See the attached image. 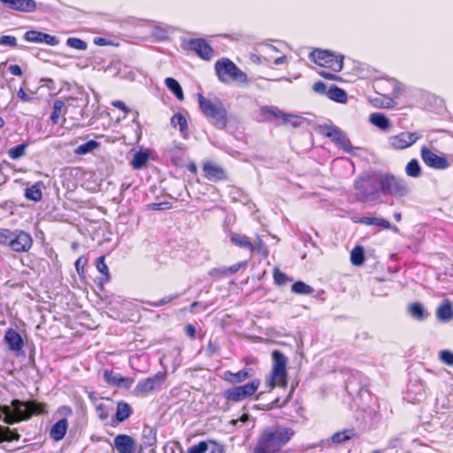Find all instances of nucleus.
Listing matches in <instances>:
<instances>
[{"instance_id":"obj_56","label":"nucleus","mask_w":453,"mask_h":453,"mask_svg":"<svg viewBox=\"0 0 453 453\" xmlns=\"http://www.w3.org/2000/svg\"><path fill=\"white\" fill-rule=\"evenodd\" d=\"M208 443L210 444V447H209L210 453H226L224 445L219 443L216 440H213V439L208 440Z\"/></svg>"},{"instance_id":"obj_16","label":"nucleus","mask_w":453,"mask_h":453,"mask_svg":"<svg viewBox=\"0 0 453 453\" xmlns=\"http://www.w3.org/2000/svg\"><path fill=\"white\" fill-rule=\"evenodd\" d=\"M203 172L204 177L213 182H219L227 180V174L224 168L219 165H214L211 161L203 162Z\"/></svg>"},{"instance_id":"obj_36","label":"nucleus","mask_w":453,"mask_h":453,"mask_svg":"<svg viewBox=\"0 0 453 453\" xmlns=\"http://www.w3.org/2000/svg\"><path fill=\"white\" fill-rule=\"evenodd\" d=\"M106 401L109 403H98L96 404V411L101 420L107 419L110 416V412L112 410V400L111 398H106Z\"/></svg>"},{"instance_id":"obj_62","label":"nucleus","mask_w":453,"mask_h":453,"mask_svg":"<svg viewBox=\"0 0 453 453\" xmlns=\"http://www.w3.org/2000/svg\"><path fill=\"white\" fill-rule=\"evenodd\" d=\"M112 106L123 111L125 115H127L130 111L129 108L120 100H116L111 103Z\"/></svg>"},{"instance_id":"obj_43","label":"nucleus","mask_w":453,"mask_h":453,"mask_svg":"<svg viewBox=\"0 0 453 453\" xmlns=\"http://www.w3.org/2000/svg\"><path fill=\"white\" fill-rule=\"evenodd\" d=\"M350 261L354 265H362L365 262L364 249L361 246H356L350 253Z\"/></svg>"},{"instance_id":"obj_28","label":"nucleus","mask_w":453,"mask_h":453,"mask_svg":"<svg viewBox=\"0 0 453 453\" xmlns=\"http://www.w3.org/2000/svg\"><path fill=\"white\" fill-rule=\"evenodd\" d=\"M436 317L440 321L447 322L453 319V306L449 299L444 300L436 309Z\"/></svg>"},{"instance_id":"obj_24","label":"nucleus","mask_w":453,"mask_h":453,"mask_svg":"<svg viewBox=\"0 0 453 453\" xmlns=\"http://www.w3.org/2000/svg\"><path fill=\"white\" fill-rule=\"evenodd\" d=\"M96 268L102 274V276L97 279V287L100 290H104V284L111 280V273L108 265L105 264L104 256L96 258Z\"/></svg>"},{"instance_id":"obj_60","label":"nucleus","mask_w":453,"mask_h":453,"mask_svg":"<svg viewBox=\"0 0 453 453\" xmlns=\"http://www.w3.org/2000/svg\"><path fill=\"white\" fill-rule=\"evenodd\" d=\"M247 262H239L229 267H226L227 276L236 273L241 268L245 267Z\"/></svg>"},{"instance_id":"obj_47","label":"nucleus","mask_w":453,"mask_h":453,"mask_svg":"<svg viewBox=\"0 0 453 453\" xmlns=\"http://www.w3.org/2000/svg\"><path fill=\"white\" fill-rule=\"evenodd\" d=\"M27 145L26 143L19 144L12 147L8 151V156L11 159L15 160L25 155Z\"/></svg>"},{"instance_id":"obj_35","label":"nucleus","mask_w":453,"mask_h":453,"mask_svg":"<svg viewBox=\"0 0 453 453\" xmlns=\"http://www.w3.org/2000/svg\"><path fill=\"white\" fill-rule=\"evenodd\" d=\"M358 222L366 226H377L384 229H389L391 226L390 222L383 218L363 217Z\"/></svg>"},{"instance_id":"obj_40","label":"nucleus","mask_w":453,"mask_h":453,"mask_svg":"<svg viewBox=\"0 0 453 453\" xmlns=\"http://www.w3.org/2000/svg\"><path fill=\"white\" fill-rule=\"evenodd\" d=\"M149 160V154L143 151H138L134 154L131 165L134 170H140L146 165Z\"/></svg>"},{"instance_id":"obj_22","label":"nucleus","mask_w":453,"mask_h":453,"mask_svg":"<svg viewBox=\"0 0 453 453\" xmlns=\"http://www.w3.org/2000/svg\"><path fill=\"white\" fill-rule=\"evenodd\" d=\"M252 369L243 368L236 372L226 371L223 373V380L231 385L240 384L251 377Z\"/></svg>"},{"instance_id":"obj_14","label":"nucleus","mask_w":453,"mask_h":453,"mask_svg":"<svg viewBox=\"0 0 453 453\" xmlns=\"http://www.w3.org/2000/svg\"><path fill=\"white\" fill-rule=\"evenodd\" d=\"M185 49L195 52L199 58L206 61L211 60L214 54L211 46L202 38L190 39Z\"/></svg>"},{"instance_id":"obj_52","label":"nucleus","mask_w":453,"mask_h":453,"mask_svg":"<svg viewBox=\"0 0 453 453\" xmlns=\"http://www.w3.org/2000/svg\"><path fill=\"white\" fill-rule=\"evenodd\" d=\"M280 124L290 125L293 127L299 126V117L291 113H283V117L280 120Z\"/></svg>"},{"instance_id":"obj_3","label":"nucleus","mask_w":453,"mask_h":453,"mask_svg":"<svg viewBox=\"0 0 453 453\" xmlns=\"http://www.w3.org/2000/svg\"><path fill=\"white\" fill-rule=\"evenodd\" d=\"M377 192L383 196L402 198L409 194L410 188L405 179L393 173H380L376 178Z\"/></svg>"},{"instance_id":"obj_27","label":"nucleus","mask_w":453,"mask_h":453,"mask_svg":"<svg viewBox=\"0 0 453 453\" xmlns=\"http://www.w3.org/2000/svg\"><path fill=\"white\" fill-rule=\"evenodd\" d=\"M260 113L265 121L280 122L284 112L276 106L265 105L260 108Z\"/></svg>"},{"instance_id":"obj_59","label":"nucleus","mask_w":453,"mask_h":453,"mask_svg":"<svg viewBox=\"0 0 453 453\" xmlns=\"http://www.w3.org/2000/svg\"><path fill=\"white\" fill-rule=\"evenodd\" d=\"M0 45H5L10 47L17 46V39L12 35H2L0 37Z\"/></svg>"},{"instance_id":"obj_20","label":"nucleus","mask_w":453,"mask_h":453,"mask_svg":"<svg viewBox=\"0 0 453 453\" xmlns=\"http://www.w3.org/2000/svg\"><path fill=\"white\" fill-rule=\"evenodd\" d=\"M114 447L119 453H134V440L127 434H118L114 439Z\"/></svg>"},{"instance_id":"obj_13","label":"nucleus","mask_w":453,"mask_h":453,"mask_svg":"<svg viewBox=\"0 0 453 453\" xmlns=\"http://www.w3.org/2000/svg\"><path fill=\"white\" fill-rule=\"evenodd\" d=\"M420 157L423 162L430 168L437 170H444L449 167L450 164L449 160L434 153L426 146H423L420 150Z\"/></svg>"},{"instance_id":"obj_25","label":"nucleus","mask_w":453,"mask_h":453,"mask_svg":"<svg viewBox=\"0 0 453 453\" xmlns=\"http://www.w3.org/2000/svg\"><path fill=\"white\" fill-rule=\"evenodd\" d=\"M133 413L132 407L129 403L119 401L117 403L116 413L111 418V425H118L127 420Z\"/></svg>"},{"instance_id":"obj_23","label":"nucleus","mask_w":453,"mask_h":453,"mask_svg":"<svg viewBox=\"0 0 453 453\" xmlns=\"http://www.w3.org/2000/svg\"><path fill=\"white\" fill-rule=\"evenodd\" d=\"M24 39L29 42H44L48 45H55L57 43L55 36L36 30L26 32Z\"/></svg>"},{"instance_id":"obj_9","label":"nucleus","mask_w":453,"mask_h":453,"mask_svg":"<svg viewBox=\"0 0 453 453\" xmlns=\"http://www.w3.org/2000/svg\"><path fill=\"white\" fill-rule=\"evenodd\" d=\"M12 407V418H19L21 421L30 419L34 415L38 416L47 414L46 403L36 400H28L27 402L19 399H13L11 402Z\"/></svg>"},{"instance_id":"obj_8","label":"nucleus","mask_w":453,"mask_h":453,"mask_svg":"<svg viewBox=\"0 0 453 453\" xmlns=\"http://www.w3.org/2000/svg\"><path fill=\"white\" fill-rule=\"evenodd\" d=\"M259 379H254L243 385H237L226 389L222 395L227 404H234L255 395L260 387Z\"/></svg>"},{"instance_id":"obj_10","label":"nucleus","mask_w":453,"mask_h":453,"mask_svg":"<svg viewBox=\"0 0 453 453\" xmlns=\"http://www.w3.org/2000/svg\"><path fill=\"white\" fill-rule=\"evenodd\" d=\"M319 133L329 138L335 146L342 150L344 152L354 155V150L357 149L352 146L350 140L348 138L346 133L336 126L323 125L319 127Z\"/></svg>"},{"instance_id":"obj_45","label":"nucleus","mask_w":453,"mask_h":453,"mask_svg":"<svg viewBox=\"0 0 453 453\" xmlns=\"http://www.w3.org/2000/svg\"><path fill=\"white\" fill-rule=\"evenodd\" d=\"M291 291L299 295H311L314 289L303 281H296L291 287Z\"/></svg>"},{"instance_id":"obj_17","label":"nucleus","mask_w":453,"mask_h":453,"mask_svg":"<svg viewBox=\"0 0 453 453\" xmlns=\"http://www.w3.org/2000/svg\"><path fill=\"white\" fill-rule=\"evenodd\" d=\"M103 378L107 385L124 388L126 389L130 388L134 383V380L132 378L119 376L111 369L104 370Z\"/></svg>"},{"instance_id":"obj_41","label":"nucleus","mask_w":453,"mask_h":453,"mask_svg":"<svg viewBox=\"0 0 453 453\" xmlns=\"http://www.w3.org/2000/svg\"><path fill=\"white\" fill-rule=\"evenodd\" d=\"M100 143L95 140H90L83 144L79 145L75 150L74 153L77 155H86L92 152L94 150L99 148Z\"/></svg>"},{"instance_id":"obj_55","label":"nucleus","mask_w":453,"mask_h":453,"mask_svg":"<svg viewBox=\"0 0 453 453\" xmlns=\"http://www.w3.org/2000/svg\"><path fill=\"white\" fill-rule=\"evenodd\" d=\"M147 207L152 211H166L172 208V203L170 202L150 203Z\"/></svg>"},{"instance_id":"obj_46","label":"nucleus","mask_w":453,"mask_h":453,"mask_svg":"<svg viewBox=\"0 0 453 453\" xmlns=\"http://www.w3.org/2000/svg\"><path fill=\"white\" fill-rule=\"evenodd\" d=\"M354 435L355 433L352 429L336 432L332 436V441L334 443H342L351 439L352 437H354Z\"/></svg>"},{"instance_id":"obj_48","label":"nucleus","mask_w":453,"mask_h":453,"mask_svg":"<svg viewBox=\"0 0 453 453\" xmlns=\"http://www.w3.org/2000/svg\"><path fill=\"white\" fill-rule=\"evenodd\" d=\"M297 384H298V382H296V384H292L291 385L290 390H289L287 397L282 402L280 401V398H276L272 403V408L273 407L282 408V407L286 406L288 404V403L291 400V398H292V396L294 395L296 387L297 386Z\"/></svg>"},{"instance_id":"obj_57","label":"nucleus","mask_w":453,"mask_h":453,"mask_svg":"<svg viewBox=\"0 0 453 453\" xmlns=\"http://www.w3.org/2000/svg\"><path fill=\"white\" fill-rule=\"evenodd\" d=\"M208 274L216 280H221L224 278L228 277L226 273V267L221 268H213L211 271H209Z\"/></svg>"},{"instance_id":"obj_7","label":"nucleus","mask_w":453,"mask_h":453,"mask_svg":"<svg viewBox=\"0 0 453 453\" xmlns=\"http://www.w3.org/2000/svg\"><path fill=\"white\" fill-rule=\"evenodd\" d=\"M215 71L223 83H247L248 76L229 58H220L215 63Z\"/></svg>"},{"instance_id":"obj_6","label":"nucleus","mask_w":453,"mask_h":453,"mask_svg":"<svg viewBox=\"0 0 453 453\" xmlns=\"http://www.w3.org/2000/svg\"><path fill=\"white\" fill-rule=\"evenodd\" d=\"M34 243L30 234L24 230L12 231L8 228L0 229V245L8 247L17 253H25L30 250Z\"/></svg>"},{"instance_id":"obj_19","label":"nucleus","mask_w":453,"mask_h":453,"mask_svg":"<svg viewBox=\"0 0 453 453\" xmlns=\"http://www.w3.org/2000/svg\"><path fill=\"white\" fill-rule=\"evenodd\" d=\"M186 150L187 148L183 143L174 142L165 150V153L174 165L180 166L186 159Z\"/></svg>"},{"instance_id":"obj_63","label":"nucleus","mask_w":453,"mask_h":453,"mask_svg":"<svg viewBox=\"0 0 453 453\" xmlns=\"http://www.w3.org/2000/svg\"><path fill=\"white\" fill-rule=\"evenodd\" d=\"M184 330H185L187 336L189 339H192V340L196 339V327L192 324H187L184 327Z\"/></svg>"},{"instance_id":"obj_15","label":"nucleus","mask_w":453,"mask_h":453,"mask_svg":"<svg viewBox=\"0 0 453 453\" xmlns=\"http://www.w3.org/2000/svg\"><path fill=\"white\" fill-rule=\"evenodd\" d=\"M419 138L417 133L401 132L389 137L388 144L394 150H404L414 144Z\"/></svg>"},{"instance_id":"obj_34","label":"nucleus","mask_w":453,"mask_h":453,"mask_svg":"<svg viewBox=\"0 0 453 453\" xmlns=\"http://www.w3.org/2000/svg\"><path fill=\"white\" fill-rule=\"evenodd\" d=\"M327 96L337 103H346L348 100L347 93L341 88L332 85L326 93Z\"/></svg>"},{"instance_id":"obj_61","label":"nucleus","mask_w":453,"mask_h":453,"mask_svg":"<svg viewBox=\"0 0 453 453\" xmlns=\"http://www.w3.org/2000/svg\"><path fill=\"white\" fill-rule=\"evenodd\" d=\"M312 89L314 92L318 93V94H320V95H324V94H326L327 91H326V86L324 82L322 81H317L315 82L313 85H312Z\"/></svg>"},{"instance_id":"obj_37","label":"nucleus","mask_w":453,"mask_h":453,"mask_svg":"<svg viewBox=\"0 0 453 453\" xmlns=\"http://www.w3.org/2000/svg\"><path fill=\"white\" fill-rule=\"evenodd\" d=\"M370 121L382 130H388L390 127V121L383 113H372L370 116Z\"/></svg>"},{"instance_id":"obj_5","label":"nucleus","mask_w":453,"mask_h":453,"mask_svg":"<svg viewBox=\"0 0 453 453\" xmlns=\"http://www.w3.org/2000/svg\"><path fill=\"white\" fill-rule=\"evenodd\" d=\"M273 366L265 380V386L269 391L275 387L285 388L288 385V358L278 349L272 352Z\"/></svg>"},{"instance_id":"obj_53","label":"nucleus","mask_w":453,"mask_h":453,"mask_svg":"<svg viewBox=\"0 0 453 453\" xmlns=\"http://www.w3.org/2000/svg\"><path fill=\"white\" fill-rule=\"evenodd\" d=\"M273 276L275 284L279 286H282L290 280V279L278 268L273 270Z\"/></svg>"},{"instance_id":"obj_1","label":"nucleus","mask_w":453,"mask_h":453,"mask_svg":"<svg viewBox=\"0 0 453 453\" xmlns=\"http://www.w3.org/2000/svg\"><path fill=\"white\" fill-rule=\"evenodd\" d=\"M296 434V430L289 426H267L258 433L251 453H287L286 448Z\"/></svg>"},{"instance_id":"obj_4","label":"nucleus","mask_w":453,"mask_h":453,"mask_svg":"<svg viewBox=\"0 0 453 453\" xmlns=\"http://www.w3.org/2000/svg\"><path fill=\"white\" fill-rule=\"evenodd\" d=\"M199 108L203 114L211 119L213 125L219 129H224L228 124V113L224 104L219 99L211 100L202 94L197 95Z\"/></svg>"},{"instance_id":"obj_51","label":"nucleus","mask_w":453,"mask_h":453,"mask_svg":"<svg viewBox=\"0 0 453 453\" xmlns=\"http://www.w3.org/2000/svg\"><path fill=\"white\" fill-rule=\"evenodd\" d=\"M254 246L255 251H257V253L262 256L263 257L266 258L269 256V250L261 237H257Z\"/></svg>"},{"instance_id":"obj_11","label":"nucleus","mask_w":453,"mask_h":453,"mask_svg":"<svg viewBox=\"0 0 453 453\" xmlns=\"http://www.w3.org/2000/svg\"><path fill=\"white\" fill-rule=\"evenodd\" d=\"M166 380V372H158L151 377L140 380L134 388L136 395H147L160 388Z\"/></svg>"},{"instance_id":"obj_50","label":"nucleus","mask_w":453,"mask_h":453,"mask_svg":"<svg viewBox=\"0 0 453 453\" xmlns=\"http://www.w3.org/2000/svg\"><path fill=\"white\" fill-rule=\"evenodd\" d=\"M66 44L70 48L79 50H85L88 47V44L86 42H84L83 40H81L80 38H76V37L68 38L66 41Z\"/></svg>"},{"instance_id":"obj_38","label":"nucleus","mask_w":453,"mask_h":453,"mask_svg":"<svg viewBox=\"0 0 453 453\" xmlns=\"http://www.w3.org/2000/svg\"><path fill=\"white\" fill-rule=\"evenodd\" d=\"M167 88L180 101L184 99V94L180 83L173 78L168 77L165 80Z\"/></svg>"},{"instance_id":"obj_21","label":"nucleus","mask_w":453,"mask_h":453,"mask_svg":"<svg viewBox=\"0 0 453 453\" xmlns=\"http://www.w3.org/2000/svg\"><path fill=\"white\" fill-rule=\"evenodd\" d=\"M4 341L10 350L19 352L24 348V341L21 335L14 329L9 328L4 334Z\"/></svg>"},{"instance_id":"obj_64","label":"nucleus","mask_w":453,"mask_h":453,"mask_svg":"<svg viewBox=\"0 0 453 453\" xmlns=\"http://www.w3.org/2000/svg\"><path fill=\"white\" fill-rule=\"evenodd\" d=\"M17 96L22 101V102H30L32 100V97L25 91V88L23 87H20L19 89L17 92Z\"/></svg>"},{"instance_id":"obj_54","label":"nucleus","mask_w":453,"mask_h":453,"mask_svg":"<svg viewBox=\"0 0 453 453\" xmlns=\"http://www.w3.org/2000/svg\"><path fill=\"white\" fill-rule=\"evenodd\" d=\"M178 296H179V295L165 296L158 301H149V302H147V304L151 307H160V306H163V305H165V304L171 303L172 301L178 298Z\"/></svg>"},{"instance_id":"obj_31","label":"nucleus","mask_w":453,"mask_h":453,"mask_svg":"<svg viewBox=\"0 0 453 453\" xmlns=\"http://www.w3.org/2000/svg\"><path fill=\"white\" fill-rule=\"evenodd\" d=\"M408 312L412 318L419 321L425 320L429 316V313L425 310L420 302L410 303L408 306Z\"/></svg>"},{"instance_id":"obj_32","label":"nucleus","mask_w":453,"mask_h":453,"mask_svg":"<svg viewBox=\"0 0 453 453\" xmlns=\"http://www.w3.org/2000/svg\"><path fill=\"white\" fill-rule=\"evenodd\" d=\"M25 197L27 200L39 202L42 198V182L38 181L25 189Z\"/></svg>"},{"instance_id":"obj_12","label":"nucleus","mask_w":453,"mask_h":453,"mask_svg":"<svg viewBox=\"0 0 453 453\" xmlns=\"http://www.w3.org/2000/svg\"><path fill=\"white\" fill-rule=\"evenodd\" d=\"M376 92L385 99L394 102L402 93V88L395 80H383L376 84Z\"/></svg>"},{"instance_id":"obj_2","label":"nucleus","mask_w":453,"mask_h":453,"mask_svg":"<svg viewBox=\"0 0 453 453\" xmlns=\"http://www.w3.org/2000/svg\"><path fill=\"white\" fill-rule=\"evenodd\" d=\"M309 59L317 65L328 69V71L319 73L321 77L328 81L337 80L335 73L341 72L343 67V57L326 50H313L309 54Z\"/></svg>"},{"instance_id":"obj_39","label":"nucleus","mask_w":453,"mask_h":453,"mask_svg":"<svg viewBox=\"0 0 453 453\" xmlns=\"http://www.w3.org/2000/svg\"><path fill=\"white\" fill-rule=\"evenodd\" d=\"M65 113V103L62 100H56L53 104V109L50 115V119L54 124L59 122L60 117Z\"/></svg>"},{"instance_id":"obj_26","label":"nucleus","mask_w":453,"mask_h":453,"mask_svg":"<svg viewBox=\"0 0 453 453\" xmlns=\"http://www.w3.org/2000/svg\"><path fill=\"white\" fill-rule=\"evenodd\" d=\"M230 242L236 247L246 249L251 253L255 251L254 243L251 239L243 234L232 233L229 236Z\"/></svg>"},{"instance_id":"obj_49","label":"nucleus","mask_w":453,"mask_h":453,"mask_svg":"<svg viewBox=\"0 0 453 453\" xmlns=\"http://www.w3.org/2000/svg\"><path fill=\"white\" fill-rule=\"evenodd\" d=\"M209 447L208 441H201L197 444L188 448L186 453H205L209 450Z\"/></svg>"},{"instance_id":"obj_30","label":"nucleus","mask_w":453,"mask_h":453,"mask_svg":"<svg viewBox=\"0 0 453 453\" xmlns=\"http://www.w3.org/2000/svg\"><path fill=\"white\" fill-rule=\"evenodd\" d=\"M171 125L173 127H179V130L184 138L188 137V120L182 113L178 112L173 115L171 118Z\"/></svg>"},{"instance_id":"obj_44","label":"nucleus","mask_w":453,"mask_h":453,"mask_svg":"<svg viewBox=\"0 0 453 453\" xmlns=\"http://www.w3.org/2000/svg\"><path fill=\"white\" fill-rule=\"evenodd\" d=\"M12 406L11 405H3V406H0V414H4V417L3 418V421L4 423L7 424V425H13L15 423H19L20 422V419L22 418H12Z\"/></svg>"},{"instance_id":"obj_29","label":"nucleus","mask_w":453,"mask_h":453,"mask_svg":"<svg viewBox=\"0 0 453 453\" xmlns=\"http://www.w3.org/2000/svg\"><path fill=\"white\" fill-rule=\"evenodd\" d=\"M67 427H68V422H67L66 418H62V419L57 421L50 428V438L56 441L62 440L66 434Z\"/></svg>"},{"instance_id":"obj_58","label":"nucleus","mask_w":453,"mask_h":453,"mask_svg":"<svg viewBox=\"0 0 453 453\" xmlns=\"http://www.w3.org/2000/svg\"><path fill=\"white\" fill-rule=\"evenodd\" d=\"M439 357L444 364L453 366V353L451 351L448 349L441 350Z\"/></svg>"},{"instance_id":"obj_18","label":"nucleus","mask_w":453,"mask_h":453,"mask_svg":"<svg viewBox=\"0 0 453 453\" xmlns=\"http://www.w3.org/2000/svg\"><path fill=\"white\" fill-rule=\"evenodd\" d=\"M7 8L20 12H34L37 9L35 0H0Z\"/></svg>"},{"instance_id":"obj_33","label":"nucleus","mask_w":453,"mask_h":453,"mask_svg":"<svg viewBox=\"0 0 453 453\" xmlns=\"http://www.w3.org/2000/svg\"><path fill=\"white\" fill-rule=\"evenodd\" d=\"M20 434L16 429H11L9 426H3L0 425V443L12 442L19 441Z\"/></svg>"},{"instance_id":"obj_42","label":"nucleus","mask_w":453,"mask_h":453,"mask_svg":"<svg viewBox=\"0 0 453 453\" xmlns=\"http://www.w3.org/2000/svg\"><path fill=\"white\" fill-rule=\"evenodd\" d=\"M405 173L412 178H418L421 175V168L418 161L412 158L405 166Z\"/></svg>"}]
</instances>
